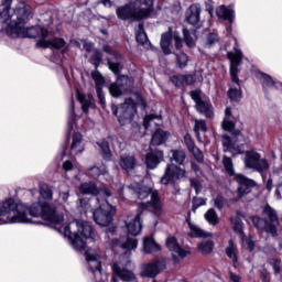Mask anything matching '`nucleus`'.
Masks as SVG:
<instances>
[{"label":"nucleus","mask_w":282,"mask_h":282,"mask_svg":"<svg viewBox=\"0 0 282 282\" xmlns=\"http://www.w3.org/2000/svg\"><path fill=\"white\" fill-rule=\"evenodd\" d=\"M89 63L94 65L95 69L100 67V63H102V53L98 50L94 51L93 55L90 56Z\"/></svg>","instance_id":"nucleus-47"},{"label":"nucleus","mask_w":282,"mask_h":282,"mask_svg":"<svg viewBox=\"0 0 282 282\" xmlns=\"http://www.w3.org/2000/svg\"><path fill=\"white\" fill-rule=\"evenodd\" d=\"M251 221L258 230H263L264 232H269L270 235L276 234V227L274 225H271L268 223V220L258 217V216H252Z\"/></svg>","instance_id":"nucleus-23"},{"label":"nucleus","mask_w":282,"mask_h":282,"mask_svg":"<svg viewBox=\"0 0 282 282\" xmlns=\"http://www.w3.org/2000/svg\"><path fill=\"white\" fill-rule=\"evenodd\" d=\"M129 189L132 191L133 195H135V197H138V199H147V197H149V195H150L151 199L149 202H147L145 204H151L153 202V195H156V197H159V199H160V194L158 193V191H153L149 186H144V185H140V184L135 183V184L130 185Z\"/></svg>","instance_id":"nucleus-17"},{"label":"nucleus","mask_w":282,"mask_h":282,"mask_svg":"<svg viewBox=\"0 0 282 282\" xmlns=\"http://www.w3.org/2000/svg\"><path fill=\"white\" fill-rule=\"evenodd\" d=\"M152 208L156 215H162V198L158 194L152 195L151 203H140L137 216L127 224V230L132 237H138L142 232V215Z\"/></svg>","instance_id":"nucleus-5"},{"label":"nucleus","mask_w":282,"mask_h":282,"mask_svg":"<svg viewBox=\"0 0 282 282\" xmlns=\"http://www.w3.org/2000/svg\"><path fill=\"white\" fill-rule=\"evenodd\" d=\"M171 83H173V85H175V87H184V75L172 76Z\"/></svg>","instance_id":"nucleus-58"},{"label":"nucleus","mask_w":282,"mask_h":282,"mask_svg":"<svg viewBox=\"0 0 282 282\" xmlns=\"http://www.w3.org/2000/svg\"><path fill=\"white\" fill-rule=\"evenodd\" d=\"M169 135H170V133L167 131L158 129L153 133L152 139H151L152 147H160V145L164 144V142H166V140H169Z\"/></svg>","instance_id":"nucleus-31"},{"label":"nucleus","mask_w":282,"mask_h":282,"mask_svg":"<svg viewBox=\"0 0 282 282\" xmlns=\"http://www.w3.org/2000/svg\"><path fill=\"white\" fill-rule=\"evenodd\" d=\"M166 247L170 250V252L172 253V257L174 259H177V257H180L181 259H184L186 257H188V254H191L189 251H187L186 249L182 248L180 246V242H177V238L170 236L166 239Z\"/></svg>","instance_id":"nucleus-18"},{"label":"nucleus","mask_w":282,"mask_h":282,"mask_svg":"<svg viewBox=\"0 0 282 282\" xmlns=\"http://www.w3.org/2000/svg\"><path fill=\"white\" fill-rule=\"evenodd\" d=\"M274 274H281V260L280 259H273V262L271 263Z\"/></svg>","instance_id":"nucleus-60"},{"label":"nucleus","mask_w":282,"mask_h":282,"mask_svg":"<svg viewBox=\"0 0 282 282\" xmlns=\"http://www.w3.org/2000/svg\"><path fill=\"white\" fill-rule=\"evenodd\" d=\"M262 214L269 219V224L271 226H274V228L279 226V215H276V210L272 208L269 204L264 206Z\"/></svg>","instance_id":"nucleus-32"},{"label":"nucleus","mask_w":282,"mask_h":282,"mask_svg":"<svg viewBox=\"0 0 282 282\" xmlns=\"http://www.w3.org/2000/svg\"><path fill=\"white\" fill-rule=\"evenodd\" d=\"M2 6L3 10L0 11V23H10L11 21H14V12H10L12 0H2Z\"/></svg>","instance_id":"nucleus-25"},{"label":"nucleus","mask_w":282,"mask_h":282,"mask_svg":"<svg viewBox=\"0 0 282 282\" xmlns=\"http://www.w3.org/2000/svg\"><path fill=\"white\" fill-rule=\"evenodd\" d=\"M185 21L193 28H199L202 25V4L193 3L185 12Z\"/></svg>","instance_id":"nucleus-15"},{"label":"nucleus","mask_w":282,"mask_h":282,"mask_svg":"<svg viewBox=\"0 0 282 282\" xmlns=\"http://www.w3.org/2000/svg\"><path fill=\"white\" fill-rule=\"evenodd\" d=\"M199 131H202L203 133H206V131H208V126H206V121L203 119H196L194 126L196 139L198 140V142H202V134L199 133Z\"/></svg>","instance_id":"nucleus-39"},{"label":"nucleus","mask_w":282,"mask_h":282,"mask_svg":"<svg viewBox=\"0 0 282 282\" xmlns=\"http://www.w3.org/2000/svg\"><path fill=\"white\" fill-rule=\"evenodd\" d=\"M104 52H106V54H110V56H113L116 61H120V58H122L120 52L113 51V48H111L109 45H104Z\"/></svg>","instance_id":"nucleus-55"},{"label":"nucleus","mask_w":282,"mask_h":282,"mask_svg":"<svg viewBox=\"0 0 282 282\" xmlns=\"http://www.w3.org/2000/svg\"><path fill=\"white\" fill-rule=\"evenodd\" d=\"M235 117H232V108L227 107L225 109V118L223 120L221 127L224 131H229V133H232L235 131Z\"/></svg>","instance_id":"nucleus-27"},{"label":"nucleus","mask_w":282,"mask_h":282,"mask_svg":"<svg viewBox=\"0 0 282 282\" xmlns=\"http://www.w3.org/2000/svg\"><path fill=\"white\" fill-rule=\"evenodd\" d=\"M183 36L187 47H195V37H193L188 29H183Z\"/></svg>","instance_id":"nucleus-50"},{"label":"nucleus","mask_w":282,"mask_h":282,"mask_svg":"<svg viewBox=\"0 0 282 282\" xmlns=\"http://www.w3.org/2000/svg\"><path fill=\"white\" fill-rule=\"evenodd\" d=\"M107 63L109 69L118 76V74H120V69H122V64L120 62H111V58H107Z\"/></svg>","instance_id":"nucleus-53"},{"label":"nucleus","mask_w":282,"mask_h":282,"mask_svg":"<svg viewBox=\"0 0 282 282\" xmlns=\"http://www.w3.org/2000/svg\"><path fill=\"white\" fill-rule=\"evenodd\" d=\"M225 252L228 259H231L234 265H237L239 259L237 258V247L232 239L228 241V247L225 249Z\"/></svg>","instance_id":"nucleus-38"},{"label":"nucleus","mask_w":282,"mask_h":282,"mask_svg":"<svg viewBox=\"0 0 282 282\" xmlns=\"http://www.w3.org/2000/svg\"><path fill=\"white\" fill-rule=\"evenodd\" d=\"M63 169H64L65 173H69L72 171H75L76 166H74V163H72V161H65L63 163Z\"/></svg>","instance_id":"nucleus-62"},{"label":"nucleus","mask_w":282,"mask_h":282,"mask_svg":"<svg viewBox=\"0 0 282 282\" xmlns=\"http://www.w3.org/2000/svg\"><path fill=\"white\" fill-rule=\"evenodd\" d=\"M205 219L210 226H217V224H219V216H217V212H215L214 208H210L205 213Z\"/></svg>","instance_id":"nucleus-42"},{"label":"nucleus","mask_w":282,"mask_h":282,"mask_svg":"<svg viewBox=\"0 0 282 282\" xmlns=\"http://www.w3.org/2000/svg\"><path fill=\"white\" fill-rule=\"evenodd\" d=\"M235 181L237 182L238 186V197L241 199L243 195H248V193H251L252 188L257 186V182L254 180L248 178L243 174H236Z\"/></svg>","instance_id":"nucleus-16"},{"label":"nucleus","mask_w":282,"mask_h":282,"mask_svg":"<svg viewBox=\"0 0 282 282\" xmlns=\"http://www.w3.org/2000/svg\"><path fill=\"white\" fill-rule=\"evenodd\" d=\"M184 85H195L194 75H183Z\"/></svg>","instance_id":"nucleus-64"},{"label":"nucleus","mask_w":282,"mask_h":282,"mask_svg":"<svg viewBox=\"0 0 282 282\" xmlns=\"http://www.w3.org/2000/svg\"><path fill=\"white\" fill-rule=\"evenodd\" d=\"M97 97L99 99L100 105H105V93H102V86L96 87Z\"/></svg>","instance_id":"nucleus-63"},{"label":"nucleus","mask_w":282,"mask_h":282,"mask_svg":"<svg viewBox=\"0 0 282 282\" xmlns=\"http://www.w3.org/2000/svg\"><path fill=\"white\" fill-rule=\"evenodd\" d=\"M189 183L192 188L195 189L196 195H199V193H202V189L204 188L202 182H199V180L197 178H189Z\"/></svg>","instance_id":"nucleus-56"},{"label":"nucleus","mask_w":282,"mask_h":282,"mask_svg":"<svg viewBox=\"0 0 282 282\" xmlns=\"http://www.w3.org/2000/svg\"><path fill=\"white\" fill-rule=\"evenodd\" d=\"M98 204L99 208L93 212L95 224L104 227L111 226L113 224V215H116V207L107 199H104L101 203L99 200Z\"/></svg>","instance_id":"nucleus-8"},{"label":"nucleus","mask_w":282,"mask_h":282,"mask_svg":"<svg viewBox=\"0 0 282 282\" xmlns=\"http://www.w3.org/2000/svg\"><path fill=\"white\" fill-rule=\"evenodd\" d=\"M111 248H116V246H119L123 250H135L138 248V239L135 238H128L126 242H120L118 239H112L110 241Z\"/></svg>","instance_id":"nucleus-29"},{"label":"nucleus","mask_w":282,"mask_h":282,"mask_svg":"<svg viewBox=\"0 0 282 282\" xmlns=\"http://www.w3.org/2000/svg\"><path fill=\"white\" fill-rule=\"evenodd\" d=\"M135 40L140 45H151L149 42V36H147V32H144V24L140 23L135 31Z\"/></svg>","instance_id":"nucleus-36"},{"label":"nucleus","mask_w":282,"mask_h":282,"mask_svg":"<svg viewBox=\"0 0 282 282\" xmlns=\"http://www.w3.org/2000/svg\"><path fill=\"white\" fill-rule=\"evenodd\" d=\"M86 262L88 263V270L91 272L95 282L102 281V262H100V254L96 249H88L85 252Z\"/></svg>","instance_id":"nucleus-9"},{"label":"nucleus","mask_w":282,"mask_h":282,"mask_svg":"<svg viewBox=\"0 0 282 282\" xmlns=\"http://www.w3.org/2000/svg\"><path fill=\"white\" fill-rule=\"evenodd\" d=\"M135 156L129 155V154H122L120 156L119 165L123 171H127L128 173H131L133 169H135Z\"/></svg>","instance_id":"nucleus-28"},{"label":"nucleus","mask_w":282,"mask_h":282,"mask_svg":"<svg viewBox=\"0 0 282 282\" xmlns=\"http://www.w3.org/2000/svg\"><path fill=\"white\" fill-rule=\"evenodd\" d=\"M184 142H185L188 151L195 147V141H193V137H191L189 133H186L184 135Z\"/></svg>","instance_id":"nucleus-59"},{"label":"nucleus","mask_w":282,"mask_h":282,"mask_svg":"<svg viewBox=\"0 0 282 282\" xmlns=\"http://www.w3.org/2000/svg\"><path fill=\"white\" fill-rule=\"evenodd\" d=\"M100 149V155L106 160V162H111V158H113V153H111V148L109 147V141L101 140L97 142Z\"/></svg>","instance_id":"nucleus-34"},{"label":"nucleus","mask_w":282,"mask_h":282,"mask_svg":"<svg viewBox=\"0 0 282 282\" xmlns=\"http://www.w3.org/2000/svg\"><path fill=\"white\" fill-rule=\"evenodd\" d=\"M162 247L155 242L153 237H145L143 238V252L144 254H153V252H160Z\"/></svg>","instance_id":"nucleus-26"},{"label":"nucleus","mask_w":282,"mask_h":282,"mask_svg":"<svg viewBox=\"0 0 282 282\" xmlns=\"http://www.w3.org/2000/svg\"><path fill=\"white\" fill-rule=\"evenodd\" d=\"M94 229L85 220H74L64 227V237H67L72 248L78 252H83L87 248V241L83 239H91Z\"/></svg>","instance_id":"nucleus-3"},{"label":"nucleus","mask_w":282,"mask_h":282,"mask_svg":"<svg viewBox=\"0 0 282 282\" xmlns=\"http://www.w3.org/2000/svg\"><path fill=\"white\" fill-rule=\"evenodd\" d=\"M83 151H85L83 134H80V132H75L72 137L70 155H78V153H83Z\"/></svg>","instance_id":"nucleus-24"},{"label":"nucleus","mask_w":282,"mask_h":282,"mask_svg":"<svg viewBox=\"0 0 282 282\" xmlns=\"http://www.w3.org/2000/svg\"><path fill=\"white\" fill-rule=\"evenodd\" d=\"M87 175L89 177H93V180H98L100 175H107V166L100 165V166H93L88 169Z\"/></svg>","instance_id":"nucleus-40"},{"label":"nucleus","mask_w":282,"mask_h":282,"mask_svg":"<svg viewBox=\"0 0 282 282\" xmlns=\"http://www.w3.org/2000/svg\"><path fill=\"white\" fill-rule=\"evenodd\" d=\"M30 217H41L51 224H63L65 218L63 214H56V207L47 203H33L31 207L23 203H17L8 198L0 204V226L6 224H35L41 225L39 220H32Z\"/></svg>","instance_id":"nucleus-1"},{"label":"nucleus","mask_w":282,"mask_h":282,"mask_svg":"<svg viewBox=\"0 0 282 282\" xmlns=\"http://www.w3.org/2000/svg\"><path fill=\"white\" fill-rule=\"evenodd\" d=\"M160 272H162L161 261L143 263L141 264L140 276L148 278V279H155V276H158Z\"/></svg>","instance_id":"nucleus-19"},{"label":"nucleus","mask_w":282,"mask_h":282,"mask_svg":"<svg viewBox=\"0 0 282 282\" xmlns=\"http://www.w3.org/2000/svg\"><path fill=\"white\" fill-rule=\"evenodd\" d=\"M189 152L193 154L196 162H198L199 164L204 163V152H202V150H199L197 145H195L194 148H191Z\"/></svg>","instance_id":"nucleus-52"},{"label":"nucleus","mask_w":282,"mask_h":282,"mask_svg":"<svg viewBox=\"0 0 282 282\" xmlns=\"http://www.w3.org/2000/svg\"><path fill=\"white\" fill-rule=\"evenodd\" d=\"M223 147L224 151H229L230 153L235 151V143H232V140H230V137H228V134L223 135Z\"/></svg>","instance_id":"nucleus-51"},{"label":"nucleus","mask_w":282,"mask_h":282,"mask_svg":"<svg viewBox=\"0 0 282 282\" xmlns=\"http://www.w3.org/2000/svg\"><path fill=\"white\" fill-rule=\"evenodd\" d=\"M187 224L189 226V237H193L194 239H208V237H213V234L204 231L202 228L197 227L196 225H193L191 220L187 219Z\"/></svg>","instance_id":"nucleus-30"},{"label":"nucleus","mask_w":282,"mask_h":282,"mask_svg":"<svg viewBox=\"0 0 282 282\" xmlns=\"http://www.w3.org/2000/svg\"><path fill=\"white\" fill-rule=\"evenodd\" d=\"M164 162V151L162 150H151L147 155H145V165L148 169L151 171L158 169L160 164Z\"/></svg>","instance_id":"nucleus-20"},{"label":"nucleus","mask_w":282,"mask_h":282,"mask_svg":"<svg viewBox=\"0 0 282 282\" xmlns=\"http://www.w3.org/2000/svg\"><path fill=\"white\" fill-rule=\"evenodd\" d=\"M135 6L129 4L118 8V19H121V21H142V19H149L151 17V12H153V0H135Z\"/></svg>","instance_id":"nucleus-4"},{"label":"nucleus","mask_w":282,"mask_h":282,"mask_svg":"<svg viewBox=\"0 0 282 282\" xmlns=\"http://www.w3.org/2000/svg\"><path fill=\"white\" fill-rule=\"evenodd\" d=\"M216 15L219 21H228L235 23V10L232 7H226V4L219 6L216 9Z\"/></svg>","instance_id":"nucleus-22"},{"label":"nucleus","mask_w":282,"mask_h":282,"mask_svg":"<svg viewBox=\"0 0 282 282\" xmlns=\"http://www.w3.org/2000/svg\"><path fill=\"white\" fill-rule=\"evenodd\" d=\"M223 165L226 171V173L229 175V177H234L235 175V164H232V159L229 156L223 158Z\"/></svg>","instance_id":"nucleus-43"},{"label":"nucleus","mask_w":282,"mask_h":282,"mask_svg":"<svg viewBox=\"0 0 282 282\" xmlns=\"http://www.w3.org/2000/svg\"><path fill=\"white\" fill-rule=\"evenodd\" d=\"M79 193H82V195H97V204H100V197H111L112 195L111 189L107 187H98L94 182L82 183L79 185Z\"/></svg>","instance_id":"nucleus-14"},{"label":"nucleus","mask_w":282,"mask_h":282,"mask_svg":"<svg viewBox=\"0 0 282 282\" xmlns=\"http://www.w3.org/2000/svg\"><path fill=\"white\" fill-rule=\"evenodd\" d=\"M171 41H173V34L171 32L163 33L161 36V48L163 54L169 55L171 52Z\"/></svg>","instance_id":"nucleus-35"},{"label":"nucleus","mask_w":282,"mask_h":282,"mask_svg":"<svg viewBox=\"0 0 282 282\" xmlns=\"http://www.w3.org/2000/svg\"><path fill=\"white\" fill-rule=\"evenodd\" d=\"M176 65L180 69H184L188 66V55L185 53L176 54Z\"/></svg>","instance_id":"nucleus-48"},{"label":"nucleus","mask_w":282,"mask_h":282,"mask_svg":"<svg viewBox=\"0 0 282 282\" xmlns=\"http://www.w3.org/2000/svg\"><path fill=\"white\" fill-rule=\"evenodd\" d=\"M112 113L118 117L119 124L124 127V124L133 122L138 113V104H135L133 98H127L123 104L112 107Z\"/></svg>","instance_id":"nucleus-7"},{"label":"nucleus","mask_w":282,"mask_h":282,"mask_svg":"<svg viewBox=\"0 0 282 282\" xmlns=\"http://www.w3.org/2000/svg\"><path fill=\"white\" fill-rule=\"evenodd\" d=\"M36 47H41L42 50H47V47H53L54 50H63V47H65V40L62 37H55L52 40L44 37L37 41Z\"/></svg>","instance_id":"nucleus-21"},{"label":"nucleus","mask_w":282,"mask_h":282,"mask_svg":"<svg viewBox=\"0 0 282 282\" xmlns=\"http://www.w3.org/2000/svg\"><path fill=\"white\" fill-rule=\"evenodd\" d=\"M243 246H247V249L249 250V252H252V250H254V240L252 239V237H245L241 238Z\"/></svg>","instance_id":"nucleus-57"},{"label":"nucleus","mask_w":282,"mask_h":282,"mask_svg":"<svg viewBox=\"0 0 282 282\" xmlns=\"http://www.w3.org/2000/svg\"><path fill=\"white\" fill-rule=\"evenodd\" d=\"M132 87L133 79L127 75H121L117 78L116 83L110 85L109 91L113 98H120V96L131 94Z\"/></svg>","instance_id":"nucleus-11"},{"label":"nucleus","mask_w":282,"mask_h":282,"mask_svg":"<svg viewBox=\"0 0 282 282\" xmlns=\"http://www.w3.org/2000/svg\"><path fill=\"white\" fill-rule=\"evenodd\" d=\"M32 9L25 2L21 1L13 11V21L9 22L6 33L10 39H47L50 31L41 26H32L25 29V24L30 21Z\"/></svg>","instance_id":"nucleus-2"},{"label":"nucleus","mask_w":282,"mask_h":282,"mask_svg":"<svg viewBox=\"0 0 282 282\" xmlns=\"http://www.w3.org/2000/svg\"><path fill=\"white\" fill-rule=\"evenodd\" d=\"M192 210L193 213H195L197 210V208H199L200 206H206V198H202V197H194L192 200Z\"/></svg>","instance_id":"nucleus-54"},{"label":"nucleus","mask_w":282,"mask_h":282,"mask_svg":"<svg viewBox=\"0 0 282 282\" xmlns=\"http://www.w3.org/2000/svg\"><path fill=\"white\" fill-rule=\"evenodd\" d=\"M186 175V170L180 167L174 163H167L164 175L161 177V184L169 186V184H175L177 180H182Z\"/></svg>","instance_id":"nucleus-12"},{"label":"nucleus","mask_w":282,"mask_h":282,"mask_svg":"<svg viewBox=\"0 0 282 282\" xmlns=\"http://www.w3.org/2000/svg\"><path fill=\"white\" fill-rule=\"evenodd\" d=\"M245 166L246 169H252V171H257L258 173H263L264 171L270 170V164L268 163V160L261 158L259 152L254 150L246 152Z\"/></svg>","instance_id":"nucleus-10"},{"label":"nucleus","mask_w":282,"mask_h":282,"mask_svg":"<svg viewBox=\"0 0 282 282\" xmlns=\"http://www.w3.org/2000/svg\"><path fill=\"white\" fill-rule=\"evenodd\" d=\"M235 53L228 52L227 57L230 61V76L232 83H236L238 85L237 88H229L228 90V98L232 100L234 102H239L241 100V87L239 86V65H241V61H243V53L241 50L237 48V46L234 47Z\"/></svg>","instance_id":"nucleus-6"},{"label":"nucleus","mask_w":282,"mask_h":282,"mask_svg":"<svg viewBox=\"0 0 282 282\" xmlns=\"http://www.w3.org/2000/svg\"><path fill=\"white\" fill-rule=\"evenodd\" d=\"M197 248L202 254H210L215 249V242L213 240H205L198 243Z\"/></svg>","instance_id":"nucleus-41"},{"label":"nucleus","mask_w":282,"mask_h":282,"mask_svg":"<svg viewBox=\"0 0 282 282\" xmlns=\"http://www.w3.org/2000/svg\"><path fill=\"white\" fill-rule=\"evenodd\" d=\"M74 127H76V113H74V99L70 100V110L68 117L67 129L69 133L74 131Z\"/></svg>","instance_id":"nucleus-45"},{"label":"nucleus","mask_w":282,"mask_h":282,"mask_svg":"<svg viewBox=\"0 0 282 282\" xmlns=\"http://www.w3.org/2000/svg\"><path fill=\"white\" fill-rule=\"evenodd\" d=\"M40 195L43 199H52L54 197V192H52V187L47 184L40 185Z\"/></svg>","instance_id":"nucleus-46"},{"label":"nucleus","mask_w":282,"mask_h":282,"mask_svg":"<svg viewBox=\"0 0 282 282\" xmlns=\"http://www.w3.org/2000/svg\"><path fill=\"white\" fill-rule=\"evenodd\" d=\"M231 224L234 226L235 232L240 235V239H243V237H246V234L243 232V223L241 221V219H239V217L231 218Z\"/></svg>","instance_id":"nucleus-44"},{"label":"nucleus","mask_w":282,"mask_h":282,"mask_svg":"<svg viewBox=\"0 0 282 282\" xmlns=\"http://www.w3.org/2000/svg\"><path fill=\"white\" fill-rule=\"evenodd\" d=\"M173 39L175 41L176 50H182V45L184 44V41L180 36V33H174Z\"/></svg>","instance_id":"nucleus-61"},{"label":"nucleus","mask_w":282,"mask_h":282,"mask_svg":"<svg viewBox=\"0 0 282 282\" xmlns=\"http://www.w3.org/2000/svg\"><path fill=\"white\" fill-rule=\"evenodd\" d=\"M77 100L80 102L83 111L86 115L89 113V107H91L94 102V97H91V95H85L77 91Z\"/></svg>","instance_id":"nucleus-33"},{"label":"nucleus","mask_w":282,"mask_h":282,"mask_svg":"<svg viewBox=\"0 0 282 282\" xmlns=\"http://www.w3.org/2000/svg\"><path fill=\"white\" fill-rule=\"evenodd\" d=\"M191 98L194 100L196 105V111L205 118H214L215 112L213 111V104L210 100L202 99V90H192L189 93Z\"/></svg>","instance_id":"nucleus-13"},{"label":"nucleus","mask_w":282,"mask_h":282,"mask_svg":"<svg viewBox=\"0 0 282 282\" xmlns=\"http://www.w3.org/2000/svg\"><path fill=\"white\" fill-rule=\"evenodd\" d=\"M91 78L93 80H95V88L96 87H104L105 85V77H102V74H100V72H98V69H95L91 73Z\"/></svg>","instance_id":"nucleus-49"},{"label":"nucleus","mask_w":282,"mask_h":282,"mask_svg":"<svg viewBox=\"0 0 282 282\" xmlns=\"http://www.w3.org/2000/svg\"><path fill=\"white\" fill-rule=\"evenodd\" d=\"M171 162H175L178 166H184L186 162V152L184 150H171Z\"/></svg>","instance_id":"nucleus-37"}]
</instances>
